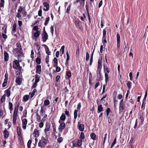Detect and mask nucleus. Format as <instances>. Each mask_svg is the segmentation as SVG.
<instances>
[{"mask_svg":"<svg viewBox=\"0 0 148 148\" xmlns=\"http://www.w3.org/2000/svg\"><path fill=\"white\" fill-rule=\"evenodd\" d=\"M12 53L18 59L19 57H22L23 56L22 50H21L18 48L13 49Z\"/></svg>","mask_w":148,"mask_h":148,"instance_id":"obj_1","label":"nucleus"},{"mask_svg":"<svg viewBox=\"0 0 148 148\" xmlns=\"http://www.w3.org/2000/svg\"><path fill=\"white\" fill-rule=\"evenodd\" d=\"M48 142V139H46L44 136H42L41 140H39L38 143V146L41 148H44Z\"/></svg>","mask_w":148,"mask_h":148,"instance_id":"obj_2","label":"nucleus"},{"mask_svg":"<svg viewBox=\"0 0 148 148\" xmlns=\"http://www.w3.org/2000/svg\"><path fill=\"white\" fill-rule=\"evenodd\" d=\"M106 112V116L108 119V120H112L114 119V114H112V115L110 114V113H112V111L110 108H107Z\"/></svg>","mask_w":148,"mask_h":148,"instance_id":"obj_3","label":"nucleus"},{"mask_svg":"<svg viewBox=\"0 0 148 148\" xmlns=\"http://www.w3.org/2000/svg\"><path fill=\"white\" fill-rule=\"evenodd\" d=\"M74 23L77 28L81 30L82 31L84 29L82 25V23L78 19L75 20Z\"/></svg>","mask_w":148,"mask_h":148,"instance_id":"obj_4","label":"nucleus"},{"mask_svg":"<svg viewBox=\"0 0 148 148\" xmlns=\"http://www.w3.org/2000/svg\"><path fill=\"white\" fill-rule=\"evenodd\" d=\"M20 104L18 103L17 106H16L14 110V112L13 114V120H16L17 115V113L18 110V108Z\"/></svg>","mask_w":148,"mask_h":148,"instance_id":"obj_5","label":"nucleus"},{"mask_svg":"<svg viewBox=\"0 0 148 148\" xmlns=\"http://www.w3.org/2000/svg\"><path fill=\"white\" fill-rule=\"evenodd\" d=\"M59 122L60 123V125L59 126L58 130L61 133L63 130L65 128L66 125L63 121H59Z\"/></svg>","mask_w":148,"mask_h":148,"instance_id":"obj_6","label":"nucleus"},{"mask_svg":"<svg viewBox=\"0 0 148 148\" xmlns=\"http://www.w3.org/2000/svg\"><path fill=\"white\" fill-rule=\"evenodd\" d=\"M101 69H97V73L99 74V75L97 76V81H101L103 79V77L101 73Z\"/></svg>","mask_w":148,"mask_h":148,"instance_id":"obj_7","label":"nucleus"},{"mask_svg":"<svg viewBox=\"0 0 148 148\" xmlns=\"http://www.w3.org/2000/svg\"><path fill=\"white\" fill-rule=\"evenodd\" d=\"M77 127L79 130L81 131H83L84 130V125L81 123V121H79L78 122Z\"/></svg>","mask_w":148,"mask_h":148,"instance_id":"obj_8","label":"nucleus"},{"mask_svg":"<svg viewBox=\"0 0 148 148\" xmlns=\"http://www.w3.org/2000/svg\"><path fill=\"white\" fill-rule=\"evenodd\" d=\"M42 40L43 42H45L48 39V35L47 34H42Z\"/></svg>","mask_w":148,"mask_h":148,"instance_id":"obj_9","label":"nucleus"},{"mask_svg":"<svg viewBox=\"0 0 148 148\" xmlns=\"http://www.w3.org/2000/svg\"><path fill=\"white\" fill-rule=\"evenodd\" d=\"M126 108L125 103L123 104H119V111L120 112H122L124 111V110Z\"/></svg>","mask_w":148,"mask_h":148,"instance_id":"obj_10","label":"nucleus"},{"mask_svg":"<svg viewBox=\"0 0 148 148\" xmlns=\"http://www.w3.org/2000/svg\"><path fill=\"white\" fill-rule=\"evenodd\" d=\"M4 61L7 62L9 60V56L8 53L5 51H4Z\"/></svg>","mask_w":148,"mask_h":148,"instance_id":"obj_11","label":"nucleus"},{"mask_svg":"<svg viewBox=\"0 0 148 148\" xmlns=\"http://www.w3.org/2000/svg\"><path fill=\"white\" fill-rule=\"evenodd\" d=\"M44 6L46 8H44L43 10L45 11H47L49 10V3L46 2H44L43 3Z\"/></svg>","mask_w":148,"mask_h":148,"instance_id":"obj_12","label":"nucleus"},{"mask_svg":"<svg viewBox=\"0 0 148 148\" xmlns=\"http://www.w3.org/2000/svg\"><path fill=\"white\" fill-rule=\"evenodd\" d=\"M40 34V32L39 31H36V32H35L34 35V37H33V38L35 40V41L36 40V38L39 36Z\"/></svg>","mask_w":148,"mask_h":148,"instance_id":"obj_13","label":"nucleus"},{"mask_svg":"<svg viewBox=\"0 0 148 148\" xmlns=\"http://www.w3.org/2000/svg\"><path fill=\"white\" fill-rule=\"evenodd\" d=\"M85 8L86 9V10L87 13V15L88 16V19L89 20V23H90V15H89V7L88 5L86 4L85 5Z\"/></svg>","mask_w":148,"mask_h":148,"instance_id":"obj_14","label":"nucleus"},{"mask_svg":"<svg viewBox=\"0 0 148 148\" xmlns=\"http://www.w3.org/2000/svg\"><path fill=\"white\" fill-rule=\"evenodd\" d=\"M102 61L101 58H99L98 62L97 69H101L102 68Z\"/></svg>","mask_w":148,"mask_h":148,"instance_id":"obj_15","label":"nucleus"},{"mask_svg":"<svg viewBox=\"0 0 148 148\" xmlns=\"http://www.w3.org/2000/svg\"><path fill=\"white\" fill-rule=\"evenodd\" d=\"M42 46L44 47L46 53L47 54L48 56L50 55L51 52L49 51V49L48 46L46 45L45 44L42 45Z\"/></svg>","mask_w":148,"mask_h":148,"instance_id":"obj_16","label":"nucleus"},{"mask_svg":"<svg viewBox=\"0 0 148 148\" xmlns=\"http://www.w3.org/2000/svg\"><path fill=\"white\" fill-rule=\"evenodd\" d=\"M25 8H24L23 6H20L18 7V8L17 10V14H21V13L23 12Z\"/></svg>","mask_w":148,"mask_h":148,"instance_id":"obj_17","label":"nucleus"},{"mask_svg":"<svg viewBox=\"0 0 148 148\" xmlns=\"http://www.w3.org/2000/svg\"><path fill=\"white\" fill-rule=\"evenodd\" d=\"M11 89V87H10L8 88L5 91V93L8 97H9L10 95L11 92L10 90Z\"/></svg>","mask_w":148,"mask_h":148,"instance_id":"obj_18","label":"nucleus"},{"mask_svg":"<svg viewBox=\"0 0 148 148\" xmlns=\"http://www.w3.org/2000/svg\"><path fill=\"white\" fill-rule=\"evenodd\" d=\"M41 71V66L40 65H37L36 66V73L40 74Z\"/></svg>","mask_w":148,"mask_h":148,"instance_id":"obj_19","label":"nucleus"},{"mask_svg":"<svg viewBox=\"0 0 148 148\" xmlns=\"http://www.w3.org/2000/svg\"><path fill=\"white\" fill-rule=\"evenodd\" d=\"M3 132L4 134V138L5 139L8 138L9 136V133L6 128L4 130Z\"/></svg>","mask_w":148,"mask_h":148,"instance_id":"obj_20","label":"nucleus"},{"mask_svg":"<svg viewBox=\"0 0 148 148\" xmlns=\"http://www.w3.org/2000/svg\"><path fill=\"white\" fill-rule=\"evenodd\" d=\"M90 137L91 138L94 140H96L97 138V137L96 134L94 133H92L90 134Z\"/></svg>","mask_w":148,"mask_h":148,"instance_id":"obj_21","label":"nucleus"},{"mask_svg":"<svg viewBox=\"0 0 148 148\" xmlns=\"http://www.w3.org/2000/svg\"><path fill=\"white\" fill-rule=\"evenodd\" d=\"M17 25L16 23H14L12 26V34L15 33L16 32Z\"/></svg>","mask_w":148,"mask_h":148,"instance_id":"obj_22","label":"nucleus"},{"mask_svg":"<svg viewBox=\"0 0 148 148\" xmlns=\"http://www.w3.org/2000/svg\"><path fill=\"white\" fill-rule=\"evenodd\" d=\"M33 134L34 137H38L39 136L38 131L37 129H35L34 130Z\"/></svg>","mask_w":148,"mask_h":148,"instance_id":"obj_23","label":"nucleus"},{"mask_svg":"<svg viewBox=\"0 0 148 148\" xmlns=\"http://www.w3.org/2000/svg\"><path fill=\"white\" fill-rule=\"evenodd\" d=\"M103 108L101 104L98 106L97 108V113H99L103 111Z\"/></svg>","mask_w":148,"mask_h":148,"instance_id":"obj_24","label":"nucleus"},{"mask_svg":"<svg viewBox=\"0 0 148 148\" xmlns=\"http://www.w3.org/2000/svg\"><path fill=\"white\" fill-rule=\"evenodd\" d=\"M22 121V127L24 130L26 129V125L27 123V121Z\"/></svg>","mask_w":148,"mask_h":148,"instance_id":"obj_25","label":"nucleus"},{"mask_svg":"<svg viewBox=\"0 0 148 148\" xmlns=\"http://www.w3.org/2000/svg\"><path fill=\"white\" fill-rule=\"evenodd\" d=\"M105 81L106 84L109 80V76L108 74L106 72L105 73Z\"/></svg>","mask_w":148,"mask_h":148,"instance_id":"obj_26","label":"nucleus"},{"mask_svg":"<svg viewBox=\"0 0 148 148\" xmlns=\"http://www.w3.org/2000/svg\"><path fill=\"white\" fill-rule=\"evenodd\" d=\"M66 76L65 77L66 79L70 78L71 76V73L70 72H66Z\"/></svg>","mask_w":148,"mask_h":148,"instance_id":"obj_27","label":"nucleus"},{"mask_svg":"<svg viewBox=\"0 0 148 148\" xmlns=\"http://www.w3.org/2000/svg\"><path fill=\"white\" fill-rule=\"evenodd\" d=\"M16 82L18 85H20L22 83V81L21 79L19 78H17L16 79Z\"/></svg>","mask_w":148,"mask_h":148,"instance_id":"obj_28","label":"nucleus"},{"mask_svg":"<svg viewBox=\"0 0 148 148\" xmlns=\"http://www.w3.org/2000/svg\"><path fill=\"white\" fill-rule=\"evenodd\" d=\"M29 98V97L28 95H25L23 97V101H27Z\"/></svg>","mask_w":148,"mask_h":148,"instance_id":"obj_29","label":"nucleus"},{"mask_svg":"<svg viewBox=\"0 0 148 148\" xmlns=\"http://www.w3.org/2000/svg\"><path fill=\"white\" fill-rule=\"evenodd\" d=\"M77 146L80 147L82 145V140L81 139H78L77 141Z\"/></svg>","mask_w":148,"mask_h":148,"instance_id":"obj_30","label":"nucleus"},{"mask_svg":"<svg viewBox=\"0 0 148 148\" xmlns=\"http://www.w3.org/2000/svg\"><path fill=\"white\" fill-rule=\"evenodd\" d=\"M17 134L18 136H20L21 135V128L17 126Z\"/></svg>","mask_w":148,"mask_h":148,"instance_id":"obj_31","label":"nucleus"},{"mask_svg":"<svg viewBox=\"0 0 148 148\" xmlns=\"http://www.w3.org/2000/svg\"><path fill=\"white\" fill-rule=\"evenodd\" d=\"M35 82L38 83L40 81V77L38 75L36 74L35 75Z\"/></svg>","mask_w":148,"mask_h":148,"instance_id":"obj_32","label":"nucleus"},{"mask_svg":"<svg viewBox=\"0 0 148 148\" xmlns=\"http://www.w3.org/2000/svg\"><path fill=\"white\" fill-rule=\"evenodd\" d=\"M13 63L14 64V63L16 65V66L17 67L20 66V63H19V61H18V60H15L13 62Z\"/></svg>","mask_w":148,"mask_h":148,"instance_id":"obj_33","label":"nucleus"},{"mask_svg":"<svg viewBox=\"0 0 148 148\" xmlns=\"http://www.w3.org/2000/svg\"><path fill=\"white\" fill-rule=\"evenodd\" d=\"M132 82L130 81H128L126 83V85L129 90H130L131 87Z\"/></svg>","mask_w":148,"mask_h":148,"instance_id":"obj_34","label":"nucleus"},{"mask_svg":"<svg viewBox=\"0 0 148 148\" xmlns=\"http://www.w3.org/2000/svg\"><path fill=\"white\" fill-rule=\"evenodd\" d=\"M50 127V125L49 123H46V127L45 129V132H48L49 131Z\"/></svg>","mask_w":148,"mask_h":148,"instance_id":"obj_35","label":"nucleus"},{"mask_svg":"<svg viewBox=\"0 0 148 148\" xmlns=\"http://www.w3.org/2000/svg\"><path fill=\"white\" fill-rule=\"evenodd\" d=\"M49 20L50 18L49 17H48L46 18L44 23V25L45 26H46L47 25L49 21Z\"/></svg>","mask_w":148,"mask_h":148,"instance_id":"obj_36","label":"nucleus"},{"mask_svg":"<svg viewBox=\"0 0 148 148\" xmlns=\"http://www.w3.org/2000/svg\"><path fill=\"white\" fill-rule=\"evenodd\" d=\"M9 108L10 111V112L12 110L13 108V104L11 102H9L8 104Z\"/></svg>","mask_w":148,"mask_h":148,"instance_id":"obj_37","label":"nucleus"},{"mask_svg":"<svg viewBox=\"0 0 148 148\" xmlns=\"http://www.w3.org/2000/svg\"><path fill=\"white\" fill-rule=\"evenodd\" d=\"M12 67H13V68L14 69H18L20 72L21 71V69L22 68V67L21 66H20L17 67L13 65Z\"/></svg>","mask_w":148,"mask_h":148,"instance_id":"obj_38","label":"nucleus"},{"mask_svg":"<svg viewBox=\"0 0 148 148\" xmlns=\"http://www.w3.org/2000/svg\"><path fill=\"white\" fill-rule=\"evenodd\" d=\"M37 92V90L36 89H34L33 90V91L32 92V93L31 94V95H30V99L32 98L34 96V95L35 93H36Z\"/></svg>","mask_w":148,"mask_h":148,"instance_id":"obj_39","label":"nucleus"},{"mask_svg":"<svg viewBox=\"0 0 148 148\" xmlns=\"http://www.w3.org/2000/svg\"><path fill=\"white\" fill-rule=\"evenodd\" d=\"M85 138L84 134L83 132H81L79 136V138L81 140H82Z\"/></svg>","mask_w":148,"mask_h":148,"instance_id":"obj_40","label":"nucleus"},{"mask_svg":"<svg viewBox=\"0 0 148 148\" xmlns=\"http://www.w3.org/2000/svg\"><path fill=\"white\" fill-rule=\"evenodd\" d=\"M107 29V28H105L103 29V37L102 39H103L104 38L106 37V30Z\"/></svg>","mask_w":148,"mask_h":148,"instance_id":"obj_41","label":"nucleus"},{"mask_svg":"<svg viewBox=\"0 0 148 148\" xmlns=\"http://www.w3.org/2000/svg\"><path fill=\"white\" fill-rule=\"evenodd\" d=\"M50 102L49 100L48 99L45 100L44 101V104L45 106H47L49 105Z\"/></svg>","mask_w":148,"mask_h":148,"instance_id":"obj_42","label":"nucleus"},{"mask_svg":"<svg viewBox=\"0 0 148 148\" xmlns=\"http://www.w3.org/2000/svg\"><path fill=\"white\" fill-rule=\"evenodd\" d=\"M103 68L104 72L105 71V70H106L107 73H109L110 72V69L107 66H103Z\"/></svg>","mask_w":148,"mask_h":148,"instance_id":"obj_43","label":"nucleus"},{"mask_svg":"<svg viewBox=\"0 0 148 148\" xmlns=\"http://www.w3.org/2000/svg\"><path fill=\"white\" fill-rule=\"evenodd\" d=\"M71 6V4H69L68 6L67 7L66 10V13L67 14H69L70 13L69 11L70 10Z\"/></svg>","mask_w":148,"mask_h":148,"instance_id":"obj_44","label":"nucleus"},{"mask_svg":"<svg viewBox=\"0 0 148 148\" xmlns=\"http://www.w3.org/2000/svg\"><path fill=\"white\" fill-rule=\"evenodd\" d=\"M45 113V111L43 109V107H41V109L40 111V115L41 116H43Z\"/></svg>","mask_w":148,"mask_h":148,"instance_id":"obj_45","label":"nucleus"},{"mask_svg":"<svg viewBox=\"0 0 148 148\" xmlns=\"http://www.w3.org/2000/svg\"><path fill=\"white\" fill-rule=\"evenodd\" d=\"M145 100L144 99H143L142 103V104L141 106V109L142 110H144L145 108V103L144 104V102H145Z\"/></svg>","mask_w":148,"mask_h":148,"instance_id":"obj_46","label":"nucleus"},{"mask_svg":"<svg viewBox=\"0 0 148 148\" xmlns=\"http://www.w3.org/2000/svg\"><path fill=\"white\" fill-rule=\"evenodd\" d=\"M78 111L76 110H75L74 112V119H76L77 118V112Z\"/></svg>","mask_w":148,"mask_h":148,"instance_id":"obj_47","label":"nucleus"},{"mask_svg":"<svg viewBox=\"0 0 148 148\" xmlns=\"http://www.w3.org/2000/svg\"><path fill=\"white\" fill-rule=\"evenodd\" d=\"M120 34L117 33L116 35V41L117 42H120Z\"/></svg>","mask_w":148,"mask_h":148,"instance_id":"obj_48","label":"nucleus"},{"mask_svg":"<svg viewBox=\"0 0 148 148\" xmlns=\"http://www.w3.org/2000/svg\"><path fill=\"white\" fill-rule=\"evenodd\" d=\"M36 62L38 64L41 63V59L39 58H37L36 60Z\"/></svg>","mask_w":148,"mask_h":148,"instance_id":"obj_49","label":"nucleus"},{"mask_svg":"<svg viewBox=\"0 0 148 148\" xmlns=\"http://www.w3.org/2000/svg\"><path fill=\"white\" fill-rule=\"evenodd\" d=\"M32 141L31 140H29L28 141L27 143V147L28 148H31V145L32 143Z\"/></svg>","mask_w":148,"mask_h":148,"instance_id":"obj_50","label":"nucleus"},{"mask_svg":"<svg viewBox=\"0 0 148 148\" xmlns=\"http://www.w3.org/2000/svg\"><path fill=\"white\" fill-rule=\"evenodd\" d=\"M66 119V116L65 114H62L60 117V120H65Z\"/></svg>","mask_w":148,"mask_h":148,"instance_id":"obj_51","label":"nucleus"},{"mask_svg":"<svg viewBox=\"0 0 148 148\" xmlns=\"http://www.w3.org/2000/svg\"><path fill=\"white\" fill-rule=\"evenodd\" d=\"M16 46L19 49L21 50H22V47L20 43L17 42L16 43Z\"/></svg>","mask_w":148,"mask_h":148,"instance_id":"obj_52","label":"nucleus"},{"mask_svg":"<svg viewBox=\"0 0 148 148\" xmlns=\"http://www.w3.org/2000/svg\"><path fill=\"white\" fill-rule=\"evenodd\" d=\"M81 103H78L77 105V107L76 108V110H77L78 111H79L81 108Z\"/></svg>","mask_w":148,"mask_h":148,"instance_id":"obj_53","label":"nucleus"},{"mask_svg":"<svg viewBox=\"0 0 148 148\" xmlns=\"http://www.w3.org/2000/svg\"><path fill=\"white\" fill-rule=\"evenodd\" d=\"M16 17H18L19 20H22V18L21 15V14H17L16 15Z\"/></svg>","mask_w":148,"mask_h":148,"instance_id":"obj_54","label":"nucleus"},{"mask_svg":"<svg viewBox=\"0 0 148 148\" xmlns=\"http://www.w3.org/2000/svg\"><path fill=\"white\" fill-rule=\"evenodd\" d=\"M1 2L0 3V6L1 7H3L5 3L4 0H1Z\"/></svg>","mask_w":148,"mask_h":148,"instance_id":"obj_55","label":"nucleus"},{"mask_svg":"<svg viewBox=\"0 0 148 148\" xmlns=\"http://www.w3.org/2000/svg\"><path fill=\"white\" fill-rule=\"evenodd\" d=\"M8 80H4V82L2 84V86L3 87H5L7 84V82Z\"/></svg>","mask_w":148,"mask_h":148,"instance_id":"obj_56","label":"nucleus"},{"mask_svg":"<svg viewBox=\"0 0 148 148\" xmlns=\"http://www.w3.org/2000/svg\"><path fill=\"white\" fill-rule=\"evenodd\" d=\"M5 95H4L1 99V102H3L5 101Z\"/></svg>","mask_w":148,"mask_h":148,"instance_id":"obj_57","label":"nucleus"},{"mask_svg":"<svg viewBox=\"0 0 148 148\" xmlns=\"http://www.w3.org/2000/svg\"><path fill=\"white\" fill-rule=\"evenodd\" d=\"M27 12L25 11V9H24V10L22 13V14H23V17H26L27 16Z\"/></svg>","mask_w":148,"mask_h":148,"instance_id":"obj_58","label":"nucleus"},{"mask_svg":"<svg viewBox=\"0 0 148 148\" xmlns=\"http://www.w3.org/2000/svg\"><path fill=\"white\" fill-rule=\"evenodd\" d=\"M37 82L35 81L34 83L33 84L32 87V88L33 89L36 88L37 86Z\"/></svg>","mask_w":148,"mask_h":148,"instance_id":"obj_59","label":"nucleus"},{"mask_svg":"<svg viewBox=\"0 0 148 148\" xmlns=\"http://www.w3.org/2000/svg\"><path fill=\"white\" fill-rule=\"evenodd\" d=\"M63 141V139L62 137H60L57 139V141L58 143H61Z\"/></svg>","mask_w":148,"mask_h":148,"instance_id":"obj_60","label":"nucleus"},{"mask_svg":"<svg viewBox=\"0 0 148 148\" xmlns=\"http://www.w3.org/2000/svg\"><path fill=\"white\" fill-rule=\"evenodd\" d=\"M123 47L124 49V51H127L129 49V47H128L127 48L126 45L125 43L124 44Z\"/></svg>","mask_w":148,"mask_h":148,"instance_id":"obj_61","label":"nucleus"},{"mask_svg":"<svg viewBox=\"0 0 148 148\" xmlns=\"http://www.w3.org/2000/svg\"><path fill=\"white\" fill-rule=\"evenodd\" d=\"M60 78V76L59 75H57L56 77V83H57L58 81L59 80Z\"/></svg>","mask_w":148,"mask_h":148,"instance_id":"obj_62","label":"nucleus"},{"mask_svg":"<svg viewBox=\"0 0 148 148\" xmlns=\"http://www.w3.org/2000/svg\"><path fill=\"white\" fill-rule=\"evenodd\" d=\"M64 46H62L60 49V51L61 52L62 54H63L64 53Z\"/></svg>","mask_w":148,"mask_h":148,"instance_id":"obj_63","label":"nucleus"},{"mask_svg":"<svg viewBox=\"0 0 148 148\" xmlns=\"http://www.w3.org/2000/svg\"><path fill=\"white\" fill-rule=\"evenodd\" d=\"M89 55L88 53L87 52L86 53V61H88L89 59Z\"/></svg>","mask_w":148,"mask_h":148,"instance_id":"obj_64","label":"nucleus"}]
</instances>
